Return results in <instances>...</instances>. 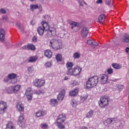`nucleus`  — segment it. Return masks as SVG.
Returning a JSON list of instances; mask_svg holds the SVG:
<instances>
[{"label":"nucleus","mask_w":129,"mask_h":129,"mask_svg":"<svg viewBox=\"0 0 129 129\" xmlns=\"http://www.w3.org/2000/svg\"><path fill=\"white\" fill-rule=\"evenodd\" d=\"M79 5L80 6V7H83V5H82V3H81V2H80V1H78Z\"/></svg>","instance_id":"obj_56"},{"label":"nucleus","mask_w":129,"mask_h":129,"mask_svg":"<svg viewBox=\"0 0 129 129\" xmlns=\"http://www.w3.org/2000/svg\"><path fill=\"white\" fill-rule=\"evenodd\" d=\"M16 27L20 30V31H23V26H22V25H21V23H17L16 24Z\"/></svg>","instance_id":"obj_37"},{"label":"nucleus","mask_w":129,"mask_h":129,"mask_svg":"<svg viewBox=\"0 0 129 129\" xmlns=\"http://www.w3.org/2000/svg\"><path fill=\"white\" fill-rule=\"evenodd\" d=\"M22 49H28V45H25L22 47Z\"/></svg>","instance_id":"obj_52"},{"label":"nucleus","mask_w":129,"mask_h":129,"mask_svg":"<svg viewBox=\"0 0 129 129\" xmlns=\"http://www.w3.org/2000/svg\"><path fill=\"white\" fill-rule=\"evenodd\" d=\"M8 77L11 80L15 79L17 77V74L14 73L10 74L8 75Z\"/></svg>","instance_id":"obj_30"},{"label":"nucleus","mask_w":129,"mask_h":129,"mask_svg":"<svg viewBox=\"0 0 129 129\" xmlns=\"http://www.w3.org/2000/svg\"><path fill=\"white\" fill-rule=\"evenodd\" d=\"M14 124H13V123L12 122H9L6 126V129H14Z\"/></svg>","instance_id":"obj_27"},{"label":"nucleus","mask_w":129,"mask_h":129,"mask_svg":"<svg viewBox=\"0 0 129 129\" xmlns=\"http://www.w3.org/2000/svg\"><path fill=\"white\" fill-rule=\"evenodd\" d=\"M28 48L29 50H32L33 51L36 50V47L33 44H28Z\"/></svg>","instance_id":"obj_32"},{"label":"nucleus","mask_w":129,"mask_h":129,"mask_svg":"<svg viewBox=\"0 0 129 129\" xmlns=\"http://www.w3.org/2000/svg\"><path fill=\"white\" fill-rule=\"evenodd\" d=\"M82 70V69H81V68L79 66H76L67 74L71 76H77V75L80 74Z\"/></svg>","instance_id":"obj_5"},{"label":"nucleus","mask_w":129,"mask_h":129,"mask_svg":"<svg viewBox=\"0 0 129 129\" xmlns=\"http://www.w3.org/2000/svg\"><path fill=\"white\" fill-rule=\"evenodd\" d=\"M7 103L4 101L0 102V114H4L7 110Z\"/></svg>","instance_id":"obj_9"},{"label":"nucleus","mask_w":129,"mask_h":129,"mask_svg":"<svg viewBox=\"0 0 129 129\" xmlns=\"http://www.w3.org/2000/svg\"><path fill=\"white\" fill-rule=\"evenodd\" d=\"M100 81L102 84H105L108 80V76L105 74H102L100 76Z\"/></svg>","instance_id":"obj_11"},{"label":"nucleus","mask_w":129,"mask_h":129,"mask_svg":"<svg viewBox=\"0 0 129 129\" xmlns=\"http://www.w3.org/2000/svg\"><path fill=\"white\" fill-rule=\"evenodd\" d=\"M25 95L28 100H32V99L33 98V92L32 91L31 88L27 89L25 92Z\"/></svg>","instance_id":"obj_10"},{"label":"nucleus","mask_w":129,"mask_h":129,"mask_svg":"<svg viewBox=\"0 0 129 129\" xmlns=\"http://www.w3.org/2000/svg\"><path fill=\"white\" fill-rule=\"evenodd\" d=\"M44 54L45 56L47 58H51V57H52V51L50 50H46Z\"/></svg>","instance_id":"obj_22"},{"label":"nucleus","mask_w":129,"mask_h":129,"mask_svg":"<svg viewBox=\"0 0 129 129\" xmlns=\"http://www.w3.org/2000/svg\"><path fill=\"white\" fill-rule=\"evenodd\" d=\"M108 98L102 97H101L100 101L98 102V104L101 108H104V107L108 105Z\"/></svg>","instance_id":"obj_6"},{"label":"nucleus","mask_w":129,"mask_h":129,"mask_svg":"<svg viewBox=\"0 0 129 129\" xmlns=\"http://www.w3.org/2000/svg\"><path fill=\"white\" fill-rule=\"evenodd\" d=\"M64 95H65V90L62 89L60 91L58 95L57 96V99H58L59 101H62V100H63V99H64Z\"/></svg>","instance_id":"obj_13"},{"label":"nucleus","mask_w":129,"mask_h":129,"mask_svg":"<svg viewBox=\"0 0 129 129\" xmlns=\"http://www.w3.org/2000/svg\"><path fill=\"white\" fill-rule=\"evenodd\" d=\"M72 105L74 107H75L77 105V102L76 101L73 100L72 102Z\"/></svg>","instance_id":"obj_44"},{"label":"nucleus","mask_w":129,"mask_h":129,"mask_svg":"<svg viewBox=\"0 0 129 129\" xmlns=\"http://www.w3.org/2000/svg\"><path fill=\"white\" fill-rule=\"evenodd\" d=\"M102 3V0H97L96 1V4H97L98 5Z\"/></svg>","instance_id":"obj_50"},{"label":"nucleus","mask_w":129,"mask_h":129,"mask_svg":"<svg viewBox=\"0 0 129 129\" xmlns=\"http://www.w3.org/2000/svg\"><path fill=\"white\" fill-rule=\"evenodd\" d=\"M25 118L24 117V114H21L18 120V124L20 126H23L25 124Z\"/></svg>","instance_id":"obj_12"},{"label":"nucleus","mask_w":129,"mask_h":129,"mask_svg":"<svg viewBox=\"0 0 129 129\" xmlns=\"http://www.w3.org/2000/svg\"><path fill=\"white\" fill-rule=\"evenodd\" d=\"M3 20L4 21H7V20H8V16H4L3 17Z\"/></svg>","instance_id":"obj_53"},{"label":"nucleus","mask_w":129,"mask_h":129,"mask_svg":"<svg viewBox=\"0 0 129 129\" xmlns=\"http://www.w3.org/2000/svg\"><path fill=\"white\" fill-rule=\"evenodd\" d=\"M16 107L19 111H24L25 110V107L22 103H18Z\"/></svg>","instance_id":"obj_18"},{"label":"nucleus","mask_w":129,"mask_h":129,"mask_svg":"<svg viewBox=\"0 0 129 129\" xmlns=\"http://www.w3.org/2000/svg\"><path fill=\"white\" fill-rule=\"evenodd\" d=\"M74 59H78L80 57V53L79 52H75L73 55Z\"/></svg>","instance_id":"obj_33"},{"label":"nucleus","mask_w":129,"mask_h":129,"mask_svg":"<svg viewBox=\"0 0 129 129\" xmlns=\"http://www.w3.org/2000/svg\"><path fill=\"white\" fill-rule=\"evenodd\" d=\"M37 57L36 56H32L30 58V59L28 60V62H35V61H37Z\"/></svg>","instance_id":"obj_31"},{"label":"nucleus","mask_w":129,"mask_h":129,"mask_svg":"<svg viewBox=\"0 0 129 129\" xmlns=\"http://www.w3.org/2000/svg\"><path fill=\"white\" fill-rule=\"evenodd\" d=\"M79 91V90L78 89H75L74 90L70 91L69 95L70 96H71V97L76 96V95L78 94Z\"/></svg>","instance_id":"obj_17"},{"label":"nucleus","mask_w":129,"mask_h":129,"mask_svg":"<svg viewBox=\"0 0 129 129\" xmlns=\"http://www.w3.org/2000/svg\"><path fill=\"white\" fill-rule=\"evenodd\" d=\"M84 3L85 4V5H87V4H86V3H85V2H84Z\"/></svg>","instance_id":"obj_60"},{"label":"nucleus","mask_w":129,"mask_h":129,"mask_svg":"<svg viewBox=\"0 0 129 129\" xmlns=\"http://www.w3.org/2000/svg\"><path fill=\"white\" fill-rule=\"evenodd\" d=\"M33 42H37V37L36 36H34L32 38Z\"/></svg>","instance_id":"obj_51"},{"label":"nucleus","mask_w":129,"mask_h":129,"mask_svg":"<svg viewBox=\"0 0 129 129\" xmlns=\"http://www.w3.org/2000/svg\"><path fill=\"white\" fill-rule=\"evenodd\" d=\"M4 82H8V83H11V79H10V78H9V77H6L4 78Z\"/></svg>","instance_id":"obj_39"},{"label":"nucleus","mask_w":129,"mask_h":129,"mask_svg":"<svg viewBox=\"0 0 129 129\" xmlns=\"http://www.w3.org/2000/svg\"><path fill=\"white\" fill-rule=\"evenodd\" d=\"M70 25L72 26L71 29L74 31V32H78L80 30V27H79V24L75 21H70Z\"/></svg>","instance_id":"obj_8"},{"label":"nucleus","mask_w":129,"mask_h":129,"mask_svg":"<svg viewBox=\"0 0 129 129\" xmlns=\"http://www.w3.org/2000/svg\"><path fill=\"white\" fill-rule=\"evenodd\" d=\"M98 79L99 78L97 76H94L88 79V81L86 82V88H92V87H95L98 83Z\"/></svg>","instance_id":"obj_2"},{"label":"nucleus","mask_w":129,"mask_h":129,"mask_svg":"<svg viewBox=\"0 0 129 129\" xmlns=\"http://www.w3.org/2000/svg\"><path fill=\"white\" fill-rule=\"evenodd\" d=\"M94 112L92 110H90L86 114V117L88 118H90V117H92L93 115Z\"/></svg>","instance_id":"obj_29"},{"label":"nucleus","mask_w":129,"mask_h":129,"mask_svg":"<svg viewBox=\"0 0 129 129\" xmlns=\"http://www.w3.org/2000/svg\"><path fill=\"white\" fill-rule=\"evenodd\" d=\"M31 24L32 25V26H34V25L36 24V22H35V21H31Z\"/></svg>","instance_id":"obj_54"},{"label":"nucleus","mask_w":129,"mask_h":129,"mask_svg":"<svg viewBox=\"0 0 129 129\" xmlns=\"http://www.w3.org/2000/svg\"><path fill=\"white\" fill-rule=\"evenodd\" d=\"M31 2H34V0H30Z\"/></svg>","instance_id":"obj_61"},{"label":"nucleus","mask_w":129,"mask_h":129,"mask_svg":"<svg viewBox=\"0 0 129 129\" xmlns=\"http://www.w3.org/2000/svg\"><path fill=\"white\" fill-rule=\"evenodd\" d=\"M87 44H88V45H92V44H93V42H92V40H88L87 41Z\"/></svg>","instance_id":"obj_45"},{"label":"nucleus","mask_w":129,"mask_h":129,"mask_svg":"<svg viewBox=\"0 0 129 129\" xmlns=\"http://www.w3.org/2000/svg\"><path fill=\"white\" fill-rule=\"evenodd\" d=\"M67 68L68 71H67V74L70 72L71 70L73 69L72 67H73V63L71 62H68L66 64Z\"/></svg>","instance_id":"obj_16"},{"label":"nucleus","mask_w":129,"mask_h":129,"mask_svg":"<svg viewBox=\"0 0 129 129\" xmlns=\"http://www.w3.org/2000/svg\"><path fill=\"white\" fill-rule=\"evenodd\" d=\"M64 79V80H68V77H66Z\"/></svg>","instance_id":"obj_58"},{"label":"nucleus","mask_w":129,"mask_h":129,"mask_svg":"<svg viewBox=\"0 0 129 129\" xmlns=\"http://www.w3.org/2000/svg\"><path fill=\"white\" fill-rule=\"evenodd\" d=\"M106 122L107 123H111V122H112V118L107 119Z\"/></svg>","instance_id":"obj_48"},{"label":"nucleus","mask_w":129,"mask_h":129,"mask_svg":"<svg viewBox=\"0 0 129 129\" xmlns=\"http://www.w3.org/2000/svg\"><path fill=\"white\" fill-rule=\"evenodd\" d=\"M121 41L123 42V43H129V35L126 34L124 35L121 39Z\"/></svg>","instance_id":"obj_21"},{"label":"nucleus","mask_w":129,"mask_h":129,"mask_svg":"<svg viewBox=\"0 0 129 129\" xmlns=\"http://www.w3.org/2000/svg\"><path fill=\"white\" fill-rule=\"evenodd\" d=\"M56 59L57 61H61L62 60V55L60 54H57L56 56Z\"/></svg>","instance_id":"obj_38"},{"label":"nucleus","mask_w":129,"mask_h":129,"mask_svg":"<svg viewBox=\"0 0 129 129\" xmlns=\"http://www.w3.org/2000/svg\"><path fill=\"white\" fill-rule=\"evenodd\" d=\"M88 29H87V28L86 27H84L81 31V34H82V37H83V38H86L87 37V35H88Z\"/></svg>","instance_id":"obj_15"},{"label":"nucleus","mask_w":129,"mask_h":129,"mask_svg":"<svg viewBox=\"0 0 129 129\" xmlns=\"http://www.w3.org/2000/svg\"><path fill=\"white\" fill-rule=\"evenodd\" d=\"M50 104L52 106H56L58 105V101L55 99H52L50 100Z\"/></svg>","instance_id":"obj_23"},{"label":"nucleus","mask_w":129,"mask_h":129,"mask_svg":"<svg viewBox=\"0 0 129 129\" xmlns=\"http://www.w3.org/2000/svg\"><path fill=\"white\" fill-rule=\"evenodd\" d=\"M80 129H88L87 127L83 126L81 127Z\"/></svg>","instance_id":"obj_57"},{"label":"nucleus","mask_w":129,"mask_h":129,"mask_svg":"<svg viewBox=\"0 0 129 129\" xmlns=\"http://www.w3.org/2000/svg\"><path fill=\"white\" fill-rule=\"evenodd\" d=\"M42 27L40 26L37 29V32L40 36H43L44 31H47L46 36L51 37L52 36V30H50V26L48 22L43 21L41 22Z\"/></svg>","instance_id":"obj_1"},{"label":"nucleus","mask_w":129,"mask_h":129,"mask_svg":"<svg viewBox=\"0 0 129 129\" xmlns=\"http://www.w3.org/2000/svg\"><path fill=\"white\" fill-rule=\"evenodd\" d=\"M34 93H35V94H37L38 95H39V94H42V93H43V92H41V90H38V91H35Z\"/></svg>","instance_id":"obj_43"},{"label":"nucleus","mask_w":129,"mask_h":129,"mask_svg":"<svg viewBox=\"0 0 129 129\" xmlns=\"http://www.w3.org/2000/svg\"><path fill=\"white\" fill-rule=\"evenodd\" d=\"M112 67H113V68L116 70L120 69V68H121V66L116 63H112Z\"/></svg>","instance_id":"obj_24"},{"label":"nucleus","mask_w":129,"mask_h":129,"mask_svg":"<svg viewBox=\"0 0 129 129\" xmlns=\"http://www.w3.org/2000/svg\"><path fill=\"white\" fill-rule=\"evenodd\" d=\"M38 8H39V6H38V5L32 4L30 5V10L32 12H34V11H35V10H37V9H38Z\"/></svg>","instance_id":"obj_28"},{"label":"nucleus","mask_w":129,"mask_h":129,"mask_svg":"<svg viewBox=\"0 0 129 129\" xmlns=\"http://www.w3.org/2000/svg\"><path fill=\"white\" fill-rule=\"evenodd\" d=\"M49 46L54 50H59L62 48V43L58 42L55 39H52L50 41Z\"/></svg>","instance_id":"obj_4"},{"label":"nucleus","mask_w":129,"mask_h":129,"mask_svg":"<svg viewBox=\"0 0 129 129\" xmlns=\"http://www.w3.org/2000/svg\"><path fill=\"white\" fill-rule=\"evenodd\" d=\"M28 72H29V73H32V72H33V71H34V70H33V67H31L28 68Z\"/></svg>","instance_id":"obj_47"},{"label":"nucleus","mask_w":129,"mask_h":129,"mask_svg":"<svg viewBox=\"0 0 129 129\" xmlns=\"http://www.w3.org/2000/svg\"><path fill=\"white\" fill-rule=\"evenodd\" d=\"M6 92L7 93L12 94L14 93V90L13 88V86L8 87L6 88Z\"/></svg>","instance_id":"obj_25"},{"label":"nucleus","mask_w":129,"mask_h":129,"mask_svg":"<svg viewBox=\"0 0 129 129\" xmlns=\"http://www.w3.org/2000/svg\"><path fill=\"white\" fill-rule=\"evenodd\" d=\"M18 80L15 78V79H12V80L11 79L10 82L12 83V84H15V83H17V82Z\"/></svg>","instance_id":"obj_41"},{"label":"nucleus","mask_w":129,"mask_h":129,"mask_svg":"<svg viewBox=\"0 0 129 129\" xmlns=\"http://www.w3.org/2000/svg\"><path fill=\"white\" fill-rule=\"evenodd\" d=\"M46 67H51L52 66V63L51 62H47L45 63Z\"/></svg>","instance_id":"obj_42"},{"label":"nucleus","mask_w":129,"mask_h":129,"mask_svg":"<svg viewBox=\"0 0 129 129\" xmlns=\"http://www.w3.org/2000/svg\"><path fill=\"white\" fill-rule=\"evenodd\" d=\"M12 87L13 88V93H17V92L20 91L21 86L20 85H16L15 86H13Z\"/></svg>","instance_id":"obj_19"},{"label":"nucleus","mask_w":129,"mask_h":129,"mask_svg":"<svg viewBox=\"0 0 129 129\" xmlns=\"http://www.w3.org/2000/svg\"><path fill=\"white\" fill-rule=\"evenodd\" d=\"M97 46H98V43L95 42L93 43V48H95V47H97Z\"/></svg>","instance_id":"obj_49"},{"label":"nucleus","mask_w":129,"mask_h":129,"mask_svg":"<svg viewBox=\"0 0 129 129\" xmlns=\"http://www.w3.org/2000/svg\"><path fill=\"white\" fill-rule=\"evenodd\" d=\"M33 85L36 87L40 88L45 85V80L42 79H36L33 82Z\"/></svg>","instance_id":"obj_7"},{"label":"nucleus","mask_w":129,"mask_h":129,"mask_svg":"<svg viewBox=\"0 0 129 129\" xmlns=\"http://www.w3.org/2000/svg\"><path fill=\"white\" fill-rule=\"evenodd\" d=\"M60 3H63V0H58Z\"/></svg>","instance_id":"obj_59"},{"label":"nucleus","mask_w":129,"mask_h":129,"mask_svg":"<svg viewBox=\"0 0 129 129\" xmlns=\"http://www.w3.org/2000/svg\"><path fill=\"white\" fill-rule=\"evenodd\" d=\"M87 97H88V96H87V95L81 96V102H84V101L86 100V99H87Z\"/></svg>","instance_id":"obj_35"},{"label":"nucleus","mask_w":129,"mask_h":129,"mask_svg":"<svg viewBox=\"0 0 129 129\" xmlns=\"http://www.w3.org/2000/svg\"><path fill=\"white\" fill-rule=\"evenodd\" d=\"M125 52H126L127 53H128V52H129V47H126V48Z\"/></svg>","instance_id":"obj_55"},{"label":"nucleus","mask_w":129,"mask_h":129,"mask_svg":"<svg viewBox=\"0 0 129 129\" xmlns=\"http://www.w3.org/2000/svg\"><path fill=\"white\" fill-rule=\"evenodd\" d=\"M107 73L108 74V75H111L112 73H113V69L112 68H109L107 70Z\"/></svg>","instance_id":"obj_34"},{"label":"nucleus","mask_w":129,"mask_h":129,"mask_svg":"<svg viewBox=\"0 0 129 129\" xmlns=\"http://www.w3.org/2000/svg\"><path fill=\"white\" fill-rule=\"evenodd\" d=\"M65 120H66V115L65 114H60L58 115L56 122V125L58 128H65V126L63 124Z\"/></svg>","instance_id":"obj_3"},{"label":"nucleus","mask_w":129,"mask_h":129,"mask_svg":"<svg viewBox=\"0 0 129 129\" xmlns=\"http://www.w3.org/2000/svg\"><path fill=\"white\" fill-rule=\"evenodd\" d=\"M123 85H118L117 86V90H118V91H121V90H122V89H123Z\"/></svg>","instance_id":"obj_36"},{"label":"nucleus","mask_w":129,"mask_h":129,"mask_svg":"<svg viewBox=\"0 0 129 129\" xmlns=\"http://www.w3.org/2000/svg\"><path fill=\"white\" fill-rule=\"evenodd\" d=\"M41 126L42 128H43V129L48 128V125L46 123L41 124Z\"/></svg>","instance_id":"obj_40"},{"label":"nucleus","mask_w":129,"mask_h":129,"mask_svg":"<svg viewBox=\"0 0 129 129\" xmlns=\"http://www.w3.org/2000/svg\"><path fill=\"white\" fill-rule=\"evenodd\" d=\"M105 19V15L103 14L100 15L98 17V21L99 23H102L104 21V19Z\"/></svg>","instance_id":"obj_26"},{"label":"nucleus","mask_w":129,"mask_h":129,"mask_svg":"<svg viewBox=\"0 0 129 129\" xmlns=\"http://www.w3.org/2000/svg\"><path fill=\"white\" fill-rule=\"evenodd\" d=\"M46 114V111L39 110L36 113V115L37 117H41Z\"/></svg>","instance_id":"obj_20"},{"label":"nucleus","mask_w":129,"mask_h":129,"mask_svg":"<svg viewBox=\"0 0 129 129\" xmlns=\"http://www.w3.org/2000/svg\"><path fill=\"white\" fill-rule=\"evenodd\" d=\"M6 11L4 9H0V14H6Z\"/></svg>","instance_id":"obj_46"},{"label":"nucleus","mask_w":129,"mask_h":129,"mask_svg":"<svg viewBox=\"0 0 129 129\" xmlns=\"http://www.w3.org/2000/svg\"><path fill=\"white\" fill-rule=\"evenodd\" d=\"M5 35H6V32L5 30L0 29V41L1 42L5 41Z\"/></svg>","instance_id":"obj_14"}]
</instances>
